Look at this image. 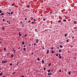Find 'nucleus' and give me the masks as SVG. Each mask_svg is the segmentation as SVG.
I'll use <instances>...</instances> for the list:
<instances>
[{
    "label": "nucleus",
    "mask_w": 77,
    "mask_h": 77,
    "mask_svg": "<svg viewBox=\"0 0 77 77\" xmlns=\"http://www.w3.org/2000/svg\"><path fill=\"white\" fill-rule=\"evenodd\" d=\"M20 23H23V22L21 21V22H20Z\"/></svg>",
    "instance_id": "obj_64"
},
{
    "label": "nucleus",
    "mask_w": 77,
    "mask_h": 77,
    "mask_svg": "<svg viewBox=\"0 0 77 77\" xmlns=\"http://www.w3.org/2000/svg\"><path fill=\"white\" fill-rule=\"evenodd\" d=\"M67 35V34H65V36H66Z\"/></svg>",
    "instance_id": "obj_33"
},
{
    "label": "nucleus",
    "mask_w": 77,
    "mask_h": 77,
    "mask_svg": "<svg viewBox=\"0 0 77 77\" xmlns=\"http://www.w3.org/2000/svg\"><path fill=\"white\" fill-rule=\"evenodd\" d=\"M16 73V72H14L12 73V74H13V75L15 74Z\"/></svg>",
    "instance_id": "obj_17"
},
{
    "label": "nucleus",
    "mask_w": 77,
    "mask_h": 77,
    "mask_svg": "<svg viewBox=\"0 0 77 77\" xmlns=\"http://www.w3.org/2000/svg\"><path fill=\"white\" fill-rule=\"evenodd\" d=\"M34 21H36V20H34Z\"/></svg>",
    "instance_id": "obj_53"
},
{
    "label": "nucleus",
    "mask_w": 77,
    "mask_h": 77,
    "mask_svg": "<svg viewBox=\"0 0 77 77\" xmlns=\"http://www.w3.org/2000/svg\"><path fill=\"white\" fill-rule=\"evenodd\" d=\"M51 51L52 53H54V51H53V50H51Z\"/></svg>",
    "instance_id": "obj_12"
},
{
    "label": "nucleus",
    "mask_w": 77,
    "mask_h": 77,
    "mask_svg": "<svg viewBox=\"0 0 77 77\" xmlns=\"http://www.w3.org/2000/svg\"><path fill=\"white\" fill-rule=\"evenodd\" d=\"M22 45H24V42H22Z\"/></svg>",
    "instance_id": "obj_7"
},
{
    "label": "nucleus",
    "mask_w": 77,
    "mask_h": 77,
    "mask_svg": "<svg viewBox=\"0 0 77 77\" xmlns=\"http://www.w3.org/2000/svg\"><path fill=\"white\" fill-rule=\"evenodd\" d=\"M75 59H76V57H75L74 59V60H75Z\"/></svg>",
    "instance_id": "obj_46"
},
{
    "label": "nucleus",
    "mask_w": 77,
    "mask_h": 77,
    "mask_svg": "<svg viewBox=\"0 0 77 77\" xmlns=\"http://www.w3.org/2000/svg\"><path fill=\"white\" fill-rule=\"evenodd\" d=\"M58 23H60V22H61V20H59L58 21Z\"/></svg>",
    "instance_id": "obj_25"
},
{
    "label": "nucleus",
    "mask_w": 77,
    "mask_h": 77,
    "mask_svg": "<svg viewBox=\"0 0 77 77\" xmlns=\"http://www.w3.org/2000/svg\"><path fill=\"white\" fill-rule=\"evenodd\" d=\"M32 54H33V53H31Z\"/></svg>",
    "instance_id": "obj_54"
},
{
    "label": "nucleus",
    "mask_w": 77,
    "mask_h": 77,
    "mask_svg": "<svg viewBox=\"0 0 77 77\" xmlns=\"http://www.w3.org/2000/svg\"><path fill=\"white\" fill-rule=\"evenodd\" d=\"M11 15H12V14H13V11H12L11 12Z\"/></svg>",
    "instance_id": "obj_22"
},
{
    "label": "nucleus",
    "mask_w": 77,
    "mask_h": 77,
    "mask_svg": "<svg viewBox=\"0 0 77 77\" xmlns=\"http://www.w3.org/2000/svg\"><path fill=\"white\" fill-rule=\"evenodd\" d=\"M72 33H74V31H72Z\"/></svg>",
    "instance_id": "obj_63"
},
{
    "label": "nucleus",
    "mask_w": 77,
    "mask_h": 77,
    "mask_svg": "<svg viewBox=\"0 0 77 77\" xmlns=\"http://www.w3.org/2000/svg\"><path fill=\"white\" fill-rule=\"evenodd\" d=\"M60 48H63V46H62V45H60Z\"/></svg>",
    "instance_id": "obj_8"
},
{
    "label": "nucleus",
    "mask_w": 77,
    "mask_h": 77,
    "mask_svg": "<svg viewBox=\"0 0 77 77\" xmlns=\"http://www.w3.org/2000/svg\"><path fill=\"white\" fill-rule=\"evenodd\" d=\"M7 13L8 14H9V15H11V13L9 12H7Z\"/></svg>",
    "instance_id": "obj_13"
},
{
    "label": "nucleus",
    "mask_w": 77,
    "mask_h": 77,
    "mask_svg": "<svg viewBox=\"0 0 77 77\" xmlns=\"http://www.w3.org/2000/svg\"><path fill=\"white\" fill-rule=\"evenodd\" d=\"M59 47H57V49H59Z\"/></svg>",
    "instance_id": "obj_52"
},
{
    "label": "nucleus",
    "mask_w": 77,
    "mask_h": 77,
    "mask_svg": "<svg viewBox=\"0 0 77 77\" xmlns=\"http://www.w3.org/2000/svg\"><path fill=\"white\" fill-rule=\"evenodd\" d=\"M10 23H10V22H9L8 23V24H10Z\"/></svg>",
    "instance_id": "obj_57"
},
{
    "label": "nucleus",
    "mask_w": 77,
    "mask_h": 77,
    "mask_svg": "<svg viewBox=\"0 0 77 77\" xmlns=\"http://www.w3.org/2000/svg\"><path fill=\"white\" fill-rule=\"evenodd\" d=\"M63 21H64V22H65V21H66V20H63Z\"/></svg>",
    "instance_id": "obj_35"
},
{
    "label": "nucleus",
    "mask_w": 77,
    "mask_h": 77,
    "mask_svg": "<svg viewBox=\"0 0 77 77\" xmlns=\"http://www.w3.org/2000/svg\"><path fill=\"white\" fill-rule=\"evenodd\" d=\"M36 45V43H34V45Z\"/></svg>",
    "instance_id": "obj_36"
},
{
    "label": "nucleus",
    "mask_w": 77,
    "mask_h": 77,
    "mask_svg": "<svg viewBox=\"0 0 77 77\" xmlns=\"http://www.w3.org/2000/svg\"><path fill=\"white\" fill-rule=\"evenodd\" d=\"M59 56H60V54H59Z\"/></svg>",
    "instance_id": "obj_60"
},
{
    "label": "nucleus",
    "mask_w": 77,
    "mask_h": 77,
    "mask_svg": "<svg viewBox=\"0 0 77 77\" xmlns=\"http://www.w3.org/2000/svg\"><path fill=\"white\" fill-rule=\"evenodd\" d=\"M51 74H52L51 73H48V75H51Z\"/></svg>",
    "instance_id": "obj_2"
},
{
    "label": "nucleus",
    "mask_w": 77,
    "mask_h": 77,
    "mask_svg": "<svg viewBox=\"0 0 77 77\" xmlns=\"http://www.w3.org/2000/svg\"><path fill=\"white\" fill-rule=\"evenodd\" d=\"M3 74L2 73H1L0 74V75H2Z\"/></svg>",
    "instance_id": "obj_26"
},
{
    "label": "nucleus",
    "mask_w": 77,
    "mask_h": 77,
    "mask_svg": "<svg viewBox=\"0 0 77 77\" xmlns=\"http://www.w3.org/2000/svg\"><path fill=\"white\" fill-rule=\"evenodd\" d=\"M7 23H8L9 22V21H7Z\"/></svg>",
    "instance_id": "obj_58"
},
{
    "label": "nucleus",
    "mask_w": 77,
    "mask_h": 77,
    "mask_svg": "<svg viewBox=\"0 0 77 77\" xmlns=\"http://www.w3.org/2000/svg\"><path fill=\"white\" fill-rule=\"evenodd\" d=\"M3 20V21H5V20Z\"/></svg>",
    "instance_id": "obj_48"
},
{
    "label": "nucleus",
    "mask_w": 77,
    "mask_h": 77,
    "mask_svg": "<svg viewBox=\"0 0 77 77\" xmlns=\"http://www.w3.org/2000/svg\"><path fill=\"white\" fill-rule=\"evenodd\" d=\"M50 14H52V12H50Z\"/></svg>",
    "instance_id": "obj_50"
},
{
    "label": "nucleus",
    "mask_w": 77,
    "mask_h": 77,
    "mask_svg": "<svg viewBox=\"0 0 77 77\" xmlns=\"http://www.w3.org/2000/svg\"><path fill=\"white\" fill-rule=\"evenodd\" d=\"M53 48H53L52 47L51 48V50L52 49H53Z\"/></svg>",
    "instance_id": "obj_45"
},
{
    "label": "nucleus",
    "mask_w": 77,
    "mask_h": 77,
    "mask_svg": "<svg viewBox=\"0 0 77 77\" xmlns=\"http://www.w3.org/2000/svg\"><path fill=\"white\" fill-rule=\"evenodd\" d=\"M13 51V53H15V50H14Z\"/></svg>",
    "instance_id": "obj_9"
},
{
    "label": "nucleus",
    "mask_w": 77,
    "mask_h": 77,
    "mask_svg": "<svg viewBox=\"0 0 77 77\" xmlns=\"http://www.w3.org/2000/svg\"><path fill=\"white\" fill-rule=\"evenodd\" d=\"M14 4H12L11 5V6H14Z\"/></svg>",
    "instance_id": "obj_16"
},
{
    "label": "nucleus",
    "mask_w": 77,
    "mask_h": 77,
    "mask_svg": "<svg viewBox=\"0 0 77 77\" xmlns=\"http://www.w3.org/2000/svg\"><path fill=\"white\" fill-rule=\"evenodd\" d=\"M66 42H68V41H69V39H67V40H66Z\"/></svg>",
    "instance_id": "obj_31"
},
{
    "label": "nucleus",
    "mask_w": 77,
    "mask_h": 77,
    "mask_svg": "<svg viewBox=\"0 0 77 77\" xmlns=\"http://www.w3.org/2000/svg\"><path fill=\"white\" fill-rule=\"evenodd\" d=\"M71 48H72V46L71 45H70Z\"/></svg>",
    "instance_id": "obj_42"
},
{
    "label": "nucleus",
    "mask_w": 77,
    "mask_h": 77,
    "mask_svg": "<svg viewBox=\"0 0 77 77\" xmlns=\"http://www.w3.org/2000/svg\"><path fill=\"white\" fill-rule=\"evenodd\" d=\"M58 57H59L60 59H61V56H60V57L58 56Z\"/></svg>",
    "instance_id": "obj_24"
},
{
    "label": "nucleus",
    "mask_w": 77,
    "mask_h": 77,
    "mask_svg": "<svg viewBox=\"0 0 77 77\" xmlns=\"http://www.w3.org/2000/svg\"><path fill=\"white\" fill-rule=\"evenodd\" d=\"M2 11L1 10H0V13H2Z\"/></svg>",
    "instance_id": "obj_38"
},
{
    "label": "nucleus",
    "mask_w": 77,
    "mask_h": 77,
    "mask_svg": "<svg viewBox=\"0 0 77 77\" xmlns=\"http://www.w3.org/2000/svg\"><path fill=\"white\" fill-rule=\"evenodd\" d=\"M21 25H22V26H21L22 27H24V25L23 24H21Z\"/></svg>",
    "instance_id": "obj_4"
},
{
    "label": "nucleus",
    "mask_w": 77,
    "mask_h": 77,
    "mask_svg": "<svg viewBox=\"0 0 77 77\" xmlns=\"http://www.w3.org/2000/svg\"><path fill=\"white\" fill-rule=\"evenodd\" d=\"M4 50H5V51H6V48H4Z\"/></svg>",
    "instance_id": "obj_37"
},
{
    "label": "nucleus",
    "mask_w": 77,
    "mask_h": 77,
    "mask_svg": "<svg viewBox=\"0 0 77 77\" xmlns=\"http://www.w3.org/2000/svg\"><path fill=\"white\" fill-rule=\"evenodd\" d=\"M35 32H36V31H37V29H35Z\"/></svg>",
    "instance_id": "obj_41"
},
{
    "label": "nucleus",
    "mask_w": 77,
    "mask_h": 77,
    "mask_svg": "<svg viewBox=\"0 0 77 77\" xmlns=\"http://www.w3.org/2000/svg\"><path fill=\"white\" fill-rule=\"evenodd\" d=\"M28 23H30V21H28Z\"/></svg>",
    "instance_id": "obj_51"
},
{
    "label": "nucleus",
    "mask_w": 77,
    "mask_h": 77,
    "mask_svg": "<svg viewBox=\"0 0 77 77\" xmlns=\"http://www.w3.org/2000/svg\"><path fill=\"white\" fill-rule=\"evenodd\" d=\"M42 64L44 63V60H42Z\"/></svg>",
    "instance_id": "obj_15"
},
{
    "label": "nucleus",
    "mask_w": 77,
    "mask_h": 77,
    "mask_svg": "<svg viewBox=\"0 0 77 77\" xmlns=\"http://www.w3.org/2000/svg\"><path fill=\"white\" fill-rule=\"evenodd\" d=\"M61 70L60 69L59 70V72H61Z\"/></svg>",
    "instance_id": "obj_43"
},
{
    "label": "nucleus",
    "mask_w": 77,
    "mask_h": 77,
    "mask_svg": "<svg viewBox=\"0 0 77 77\" xmlns=\"http://www.w3.org/2000/svg\"><path fill=\"white\" fill-rule=\"evenodd\" d=\"M26 7H27V8H30V5H27Z\"/></svg>",
    "instance_id": "obj_3"
},
{
    "label": "nucleus",
    "mask_w": 77,
    "mask_h": 77,
    "mask_svg": "<svg viewBox=\"0 0 77 77\" xmlns=\"http://www.w3.org/2000/svg\"><path fill=\"white\" fill-rule=\"evenodd\" d=\"M45 20H43V21H45Z\"/></svg>",
    "instance_id": "obj_62"
},
{
    "label": "nucleus",
    "mask_w": 77,
    "mask_h": 77,
    "mask_svg": "<svg viewBox=\"0 0 77 77\" xmlns=\"http://www.w3.org/2000/svg\"><path fill=\"white\" fill-rule=\"evenodd\" d=\"M36 41V43H38V39H37Z\"/></svg>",
    "instance_id": "obj_6"
},
{
    "label": "nucleus",
    "mask_w": 77,
    "mask_h": 77,
    "mask_svg": "<svg viewBox=\"0 0 77 77\" xmlns=\"http://www.w3.org/2000/svg\"><path fill=\"white\" fill-rule=\"evenodd\" d=\"M72 39H74V37H72Z\"/></svg>",
    "instance_id": "obj_49"
},
{
    "label": "nucleus",
    "mask_w": 77,
    "mask_h": 77,
    "mask_svg": "<svg viewBox=\"0 0 77 77\" xmlns=\"http://www.w3.org/2000/svg\"><path fill=\"white\" fill-rule=\"evenodd\" d=\"M9 65L10 66H12V63H10Z\"/></svg>",
    "instance_id": "obj_18"
},
{
    "label": "nucleus",
    "mask_w": 77,
    "mask_h": 77,
    "mask_svg": "<svg viewBox=\"0 0 77 77\" xmlns=\"http://www.w3.org/2000/svg\"><path fill=\"white\" fill-rule=\"evenodd\" d=\"M25 20H27V18H25Z\"/></svg>",
    "instance_id": "obj_59"
},
{
    "label": "nucleus",
    "mask_w": 77,
    "mask_h": 77,
    "mask_svg": "<svg viewBox=\"0 0 77 77\" xmlns=\"http://www.w3.org/2000/svg\"><path fill=\"white\" fill-rule=\"evenodd\" d=\"M51 66V63H50L48 65V66Z\"/></svg>",
    "instance_id": "obj_27"
},
{
    "label": "nucleus",
    "mask_w": 77,
    "mask_h": 77,
    "mask_svg": "<svg viewBox=\"0 0 77 77\" xmlns=\"http://www.w3.org/2000/svg\"><path fill=\"white\" fill-rule=\"evenodd\" d=\"M59 52L60 53H61V50H59Z\"/></svg>",
    "instance_id": "obj_23"
},
{
    "label": "nucleus",
    "mask_w": 77,
    "mask_h": 77,
    "mask_svg": "<svg viewBox=\"0 0 77 77\" xmlns=\"http://www.w3.org/2000/svg\"><path fill=\"white\" fill-rule=\"evenodd\" d=\"M23 47H26V45H24Z\"/></svg>",
    "instance_id": "obj_47"
},
{
    "label": "nucleus",
    "mask_w": 77,
    "mask_h": 77,
    "mask_svg": "<svg viewBox=\"0 0 77 77\" xmlns=\"http://www.w3.org/2000/svg\"><path fill=\"white\" fill-rule=\"evenodd\" d=\"M76 21H74V24H75L76 23Z\"/></svg>",
    "instance_id": "obj_21"
},
{
    "label": "nucleus",
    "mask_w": 77,
    "mask_h": 77,
    "mask_svg": "<svg viewBox=\"0 0 77 77\" xmlns=\"http://www.w3.org/2000/svg\"><path fill=\"white\" fill-rule=\"evenodd\" d=\"M0 15H4V14L3 13H2Z\"/></svg>",
    "instance_id": "obj_19"
},
{
    "label": "nucleus",
    "mask_w": 77,
    "mask_h": 77,
    "mask_svg": "<svg viewBox=\"0 0 77 77\" xmlns=\"http://www.w3.org/2000/svg\"><path fill=\"white\" fill-rule=\"evenodd\" d=\"M13 56H14V54H12L11 55V57H13Z\"/></svg>",
    "instance_id": "obj_32"
},
{
    "label": "nucleus",
    "mask_w": 77,
    "mask_h": 77,
    "mask_svg": "<svg viewBox=\"0 0 77 77\" xmlns=\"http://www.w3.org/2000/svg\"><path fill=\"white\" fill-rule=\"evenodd\" d=\"M21 77H24V75H22L21 76Z\"/></svg>",
    "instance_id": "obj_34"
},
{
    "label": "nucleus",
    "mask_w": 77,
    "mask_h": 77,
    "mask_svg": "<svg viewBox=\"0 0 77 77\" xmlns=\"http://www.w3.org/2000/svg\"><path fill=\"white\" fill-rule=\"evenodd\" d=\"M49 53V50H48L46 53L47 54H48Z\"/></svg>",
    "instance_id": "obj_5"
},
{
    "label": "nucleus",
    "mask_w": 77,
    "mask_h": 77,
    "mask_svg": "<svg viewBox=\"0 0 77 77\" xmlns=\"http://www.w3.org/2000/svg\"><path fill=\"white\" fill-rule=\"evenodd\" d=\"M31 23L32 24H33L34 23H35V22H32Z\"/></svg>",
    "instance_id": "obj_28"
},
{
    "label": "nucleus",
    "mask_w": 77,
    "mask_h": 77,
    "mask_svg": "<svg viewBox=\"0 0 77 77\" xmlns=\"http://www.w3.org/2000/svg\"><path fill=\"white\" fill-rule=\"evenodd\" d=\"M19 36H22V35L20 34V33H19Z\"/></svg>",
    "instance_id": "obj_30"
},
{
    "label": "nucleus",
    "mask_w": 77,
    "mask_h": 77,
    "mask_svg": "<svg viewBox=\"0 0 77 77\" xmlns=\"http://www.w3.org/2000/svg\"><path fill=\"white\" fill-rule=\"evenodd\" d=\"M2 29L3 30H5V28H4V27H2Z\"/></svg>",
    "instance_id": "obj_29"
},
{
    "label": "nucleus",
    "mask_w": 77,
    "mask_h": 77,
    "mask_svg": "<svg viewBox=\"0 0 77 77\" xmlns=\"http://www.w3.org/2000/svg\"><path fill=\"white\" fill-rule=\"evenodd\" d=\"M45 67L44 68V70H45Z\"/></svg>",
    "instance_id": "obj_44"
},
{
    "label": "nucleus",
    "mask_w": 77,
    "mask_h": 77,
    "mask_svg": "<svg viewBox=\"0 0 77 77\" xmlns=\"http://www.w3.org/2000/svg\"><path fill=\"white\" fill-rule=\"evenodd\" d=\"M2 77H5V76L3 75Z\"/></svg>",
    "instance_id": "obj_61"
},
{
    "label": "nucleus",
    "mask_w": 77,
    "mask_h": 77,
    "mask_svg": "<svg viewBox=\"0 0 77 77\" xmlns=\"http://www.w3.org/2000/svg\"><path fill=\"white\" fill-rule=\"evenodd\" d=\"M68 74H69V75H70V74H71V71H69L68 72Z\"/></svg>",
    "instance_id": "obj_10"
},
{
    "label": "nucleus",
    "mask_w": 77,
    "mask_h": 77,
    "mask_svg": "<svg viewBox=\"0 0 77 77\" xmlns=\"http://www.w3.org/2000/svg\"><path fill=\"white\" fill-rule=\"evenodd\" d=\"M23 50H24V51H26V48H23Z\"/></svg>",
    "instance_id": "obj_14"
},
{
    "label": "nucleus",
    "mask_w": 77,
    "mask_h": 77,
    "mask_svg": "<svg viewBox=\"0 0 77 77\" xmlns=\"http://www.w3.org/2000/svg\"><path fill=\"white\" fill-rule=\"evenodd\" d=\"M41 17H42V14H41Z\"/></svg>",
    "instance_id": "obj_56"
},
{
    "label": "nucleus",
    "mask_w": 77,
    "mask_h": 77,
    "mask_svg": "<svg viewBox=\"0 0 77 77\" xmlns=\"http://www.w3.org/2000/svg\"><path fill=\"white\" fill-rule=\"evenodd\" d=\"M37 60H38V61H39L40 60L39 59V57L37 58Z\"/></svg>",
    "instance_id": "obj_11"
},
{
    "label": "nucleus",
    "mask_w": 77,
    "mask_h": 77,
    "mask_svg": "<svg viewBox=\"0 0 77 77\" xmlns=\"http://www.w3.org/2000/svg\"><path fill=\"white\" fill-rule=\"evenodd\" d=\"M18 65V63H17V65Z\"/></svg>",
    "instance_id": "obj_55"
},
{
    "label": "nucleus",
    "mask_w": 77,
    "mask_h": 77,
    "mask_svg": "<svg viewBox=\"0 0 77 77\" xmlns=\"http://www.w3.org/2000/svg\"><path fill=\"white\" fill-rule=\"evenodd\" d=\"M56 56H58V54H56Z\"/></svg>",
    "instance_id": "obj_39"
},
{
    "label": "nucleus",
    "mask_w": 77,
    "mask_h": 77,
    "mask_svg": "<svg viewBox=\"0 0 77 77\" xmlns=\"http://www.w3.org/2000/svg\"><path fill=\"white\" fill-rule=\"evenodd\" d=\"M50 72V69L48 70V72Z\"/></svg>",
    "instance_id": "obj_20"
},
{
    "label": "nucleus",
    "mask_w": 77,
    "mask_h": 77,
    "mask_svg": "<svg viewBox=\"0 0 77 77\" xmlns=\"http://www.w3.org/2000/svg\"><path fill=\"white\" fill-rule=\"evenodd\" d=\"M25 37L27 36V34H25L24 35Z\"/></svg>",
    "instance_id": "obj_40"
},
{
    "label": "nucleus",
    "mask_w": 77,
    "mask_h": 77,
    "mask_svg": "<svg viewBox=\"0 0 77 77\" xmlns=\"http://www.w3.org/2000/svg\"><path fill=\"white\" fill-rule=\"evenodd\" d=\"M7 60H5V61H3L2 62V63H7Z\"/></svg>",
    "instance_id": "obj_1"
}]
</instances>
